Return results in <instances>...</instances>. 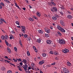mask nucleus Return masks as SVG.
<instances>
[{
    "label": "nucleus",
    "instance_id": "f257e3e1",
    "mask_svg": "<svg viewBox=\"0 0 73 73\" xmlns=\"http://www.w3.org/2000/svg\"><path fill=\"white\" fill-rule=\"evenodd\" d=\"M21 31L24 33H25V31H26V27H25L23 26H21Z\"/></svg>",
    "mask_w": 73,
    "mask_h": 73
},
{
    "label": "nucleus",
    "instance_id": "f03ea898",
    "mask_svg": "<svg viewBox=\"0 0 73 73\" xmlns=\"http://www.w3.org/2000/svg\"><path fill=\"white\" fill-rule=\"evenodd\" d=\"M58 42L62 45L65 44V42L63 39H59L58 40Z\"/></svg>",
    "mask_w": 73,
    "mask_h": 73
},
{
    "label": "nucleus",
    "instance_id": "7ed1b4c3",
    "mask_svg": "<svg viewBox=\"0 0 73 73\" xmlns=\"http://www.w3.org/2000/svg\"><path fill=\"white\" fill-rule=\"evenodd\" d=\"M63 70L64 73H69V70H68L67 68H64L63 69Z\"/></svg>",
    "mask_w": 73,
    "mask_h": 73
},
{
    "label": "nucleus",
    "instance_id": "20e7f679",
    "mask_svg": "<svg viewBox=\"0 0 73 73\" xmlns=\"http://www.w3.org/2000/svg\"><path fill=\"white\" fill-rule=\"evenodd\" d=\"M52 9H51V11L53 12H57V8L55 7H52Z\"/></svg>",
    "mask_w": 73,
    "mask_h": 73
},
{
    "label": "nucleus",
    "instance_id": "39448f33",
    "mask_svg": "<svg viewBox=\"0 0 73 73\" xmlns=\"http://www.w3.org/2000/svg\"><path fill=\"white\" fill-rule=\"evenodd\" d=\"M69 50L66 48H65L64 49L62 50V52L63 53H68V52H69Z\"/></svg>",
    "mask_w": 73,
    "mask_h": 73
},
{
    "label": "nucleus",
    "instance_id": "423d86ee",
    "mask_svg": "<svg viewBox=\"0 0 73 73\" xmlns=\"http://www.w3.org/2000/svg\"><path fill=\"white\" fill-rule=\"evenodd\" d=\"M60 23L64 27H65V21H64L61 20L60 21Z\"/></svg>",
    "mask_w": 73,
    "mask_h": 73
},
{
    "label": "nucleus",
    "instance_id": "0eeeda50",
    "mask_svg": "<svg viewBox=\"0 0 73 73\" xmlns=\"http://www.w3.org/2000/svg\"><path fill=\"white\" fill-rule=\"evenodd\" d=\"M45 29V31L46 32V33H49L50 32V30H49V28L46 27Z\"/></svg>",
    "mask_w": 73,
    "mask_h": 73
},
{
    "label": "nucleus",
    "instance_id": "6e6552de",
    "mask_svg": "<svg viewBox=\"0 0 73 73\" xmlns=\"http://www.w3.org/2000/svg\"><path fill=\"white\" fill-rule=\"evenodd\" d=\"M23 68L25 70V71H27V68H28V65L27 64H25L24 65H23Z\"/></svg>",
    "mask_w": 73,
    "mask_h": 73
},
{
    "label": "nucleus",
    "instance_id": "1a4fd4ad",
    "mask_svg": "<svg viewBox=\"0 0 73 73\" xmlns=\"http://www.w3.org/2000/svg\"><path fill=\"white\" fill-rule=\"evenodd\" d=\"M44 60H42V61H40L39 62V65H42L44 63Z\"/></svg>",
    "mask_w": 73,
    "mask_h": 73
},
{
    "label": "nucleus",
    "instance_id": "9d476101",
    "mask_svg": "<svg viewBox=\"0 0 73 73\" xmlns=\"http://www.w3.org/2000/svg\"><path fill=\"white\" fill-rule=\"evenodd\" d=\"M67 18L69 19H72L73 17H72V16L70 15H68L67 16Z\"/></svg>",
    "mask_w": 73,
    "mask_h": 73
},
{
    "label": "nucleus",
    "instance_id": "9b49d317",
    "mask_svg": "<svg viewBox=\"0 0 73 73\" xmlns=\"http://www.w3.org/2000/svg\"><path fill=\"white\" fill-rule=\"evenodd\" d=\"M51 42H52V41L50 40H48L46 41V43L48 44H50Z\"/></svg>",
    "mask_w": 73,
    "mask_h": 73
},
{
    "label": "nucleus",
    "instance_id": "f8f14e48",
    "mask_svg": "<svg viewBox=\"0 0 73 73\" xmlns=\"http://www.w3.org/2000/svg\"><path fill=\"white\" fill-rule=\"evenodd\" d=\"M36 15L40 17L41 16V14H40V12H37L36 13Z\"/></svg>",
    "mask_w": 73,
    "mask_h": 73
},
{
    "label": "nucleus",
    "instance_id": "ddd939ff",
    "mask_svg": "<svg viewBox=\"0 0 73 73\" xmlns=\"http://www.w3.org/2000/svg\"><path fill=\"white\" fill-rule=\"evenodd\" d=\"M7 51L9 53H11V50L8 47L7 48Z\"/></svg>",
    "mask_w": 73,
    "mask_h": 73
},
{
    "label": "nucleus",
    "instance_id": "4468645a",
    "mask_svg": "<svg viewBox=\"0 0 73 73\" xmlns=\"http://www.w3.org/2000/svg\"><path fill=\"white\" fill-rule=\"evenodd\" d=\"M67 64L68 66H71V65H72L71 63H70V62H67Z\"/></svg>",
    "mask_w": 73,
    "mask_h": 73
},
{
    "label": "nucleus",
    "instance_id": "2eb2a0df",
    "mask_svg": "<svg viewBox=\"0 0 73 73\" xmlns=\"http://www.w3.org/2000/svg\"><path fill=\"white\" fill-rule=\"evenodd\" d=\"M60 30V31L62 32H65V30H64V29H62V28H61Z\"/></svg>",
    "mask_w": 73,
    "mask_h": 73
},
{
    "label": "nucleus",
    "instance_id": "dca6fc26",
    "mask_svg": "<svg viewBox=\"0 0 73 73\" xmlns=\"http://www.w3.org/2000/svg\"><path fill=\"white\" fill-rule=\"evenodd\" d=\"M50 3H51V4H52V5H56V4L54 2L52 1H51Z\"/></svg>",
    "mask_w": 73,
    "mask_h": 73
},
{
    "label": "nucleus",
    "instance_id": "f3484780",
    "mask_svg": "<svg viewBox=\"0 0 73 73\" xmlns=\"http://www.w3.org/2000/svg\"><path fill=\"white\" fill-rule=\"evenodd\" d=\"M52 19L54 21H56L57 20V18L55 17H52Z\"/></svg>",
    "mask_w": 73,
    "mask_h": 73
},
{
    "label": "nucleus",
    "instance_id": "a211bd4d",
    "mask_svg": "<svg viewBox=\"0 0 73 73\" xmlns=\"http://www.w3.org/2000/svg\"><path fill=\"white\" fill-rule=\"evenodd\" d=\"M29 20L31 21H34L33 19L32 18H29Z\"/></svg>",
    "mask_w": 73,
    "mask_h": 73
},
{
    "label": "nucleus",
    "instance_id": "6ab92c4d",
    "mask_svg": "<svg viewBox=\"0 0 73 73\" xmlns=\"http://www.w3.org/2000/svg\"><path fill=\"white\" fill-rule=\"evenodd\" d=\"M41 39L40 38H39L37 40V42H38V43H40V42H41Z\"/></svg>",
    "mask_w": 73,
    "mask_h": 73
},
{
    "label": "nucleus",
    "instance_id": "aec40b11",
    "mask_svg": "<svg viewBox=\"0 0 73 73\" xmlns=\"http://www.w3.org/2000/svg\"><path fill=\"white\" fill-rule=\"evenodd\" d=\"M11 36L10 37V39L11 40H12V39H13L14 38V36H13V35H11Z\"/></svg>",
    "mask_w": 73,
    "mask_h": 73
},
{
    "label": "nucleus",
    "instance_id": "412c9836",
    "mask_svg": "<svg viewBox=\"0 0 73 73\" xmlns=\"http://www.w3.org/2000/svg\"><path fill=\"white\" fill-rule=\"evenodd\" d=\"M42 56L43 57H45L46 56V53H43L42 54Z\"/></svg>",
    "mask_w": 73,
    "mask_h": 73
},
{
    "label": "nucleus",
    "instance_id": "4be33fe9",
    "mask_svg": "<svg viewBox=\"0 0 73 73\" xmlns=\"http://www.w3.org/2000/svg\"><path fill=\"white\" fill-rule=\"evenodd\" d=\"M54 53L55 55H56V56H57L58 54V53L57 51H54Z\"/></svg>",
    "mask_w": 73,
    "mask_h": 73
},
{
    "label": "nucleus",
    "instance_id": "5701e85b",
    "mask_svg": "<svg viewBox=\"0 0 73 73\" xmlns=\"http://www.w3.org/2000/svg\"><path fill=\"white\" fill-rule=\"evenodd\" d=\"M38 32L39 33H40L41 34H42V33H43V31L41 30H39Z\"/></svg>",
    "mask_w": 73,
    "mask_h": 73
},
{
    "label": "nucleus",
    "instance_id": "b1692460",
    "mask_svg": "<svg viewBox=\"0 0 73 73\" xmlns=\"http://www.w3.org/2000/svg\"><path fill=\"white\" fill-rule=\"evenodd\" d=\"M23 62H26V64H27V60L25 59H23Z\"/></svg>",
    "mask_w": 73,
    "mask_h": 73
},
{
    "label": "nucleus",
    "instance_id": "393cba45",
    "mask_svg": "<svg viewBox=\"0 0 73 73\" xmlns=\"http://www.w3.org/2000/svg\"><path fill=\"white\" fill-rule=\"evenodd\" d=\"M33 18H34V19H35L36 20H37V19H38V18H37V17H36L35 15H33Z\"/></svg>",
    "mask_w": 73,
    "mask_h": 73
},
{
    "label": "nucleus",
    "instance_id": "a878e982",
    "mask_svg": "<svg viewBox=\"0 0 73 73\" xmlns=\"http://www.w3.org/2000/svg\"><path fill=\"white\" fill-rule=\"evenodd\" d=\"M57 28H58V29L60 30L62 28L61 27H60V26L58 25L57 27Z\"/></svg>",
    "mask_w": 73,
    "mask_h": 73
},
{
    "label": "nucleus",
    "instance_id": "bb28decb",
    "mask_svg": "<svg viewBox=\"0 0 73 73\" xmlns=\"http://www.w3.org/2000/svg\"><path fill=\"white\" fill-rule=\"evenodd\" d=\"M19 35L20 37H23V36H24V34L23 33L22 34H19Z\"/></svg>",
    "mask_w": 73,
    "mask_h": 73
},
{
    "label": "nucleus",
    "instance_id": "cd10ccee",
    "mask_svg": "<svg viewBox=\"0 0 73 73\" xmlns=\"http://www.w3.org/2000/svg\"><path fill=\"white\" fill-rule=\"evenodd\" d=\"M5 42L6 43V44L7 45V46H8V45H9V43L6 40H5Z\"/></svg>",
    "mask_w": 73,
    "mask_h": 73
},
{
    "label": "nucleus",
    "instance_id": "c85d7f7f",
    "mask_svg": "<svg viewBox=\"0 0 73 73\" xmlns=\"http://www.w3.org/2000/svg\"><path fill=\"white\" fill-rule=\"evenodd\" d=\"M45 36L47 37V38H48V37H49V35L48 34L46 33L45 34Z\"/></svg>",
    "mask_w": 73,
    "mask_h": 73
},
{
    "label": "nucleus",
    "instance_id": "c756f323",
    "mask_svg": "<svg viewBox=\"0 0 73 73\" xmlns=\"http://www.w3.org/2000/svg\"><path fill=\"white\" fill-rule=\"evenodd\" d=\"M5 38L6 40H8V36L6 35L5 36Z\"/></svg>",
    "mask_w": 73,
    "mask_h": 73
},
{
    "label": "nucleus",
    "instance_id": "7c9ffc66",
    "mask_svg": "<svg viewBox=\"0 0 73 73\" xmlns=\"http://www.w3.org/2000/svg\"><path fill=\"white\" fill-rule=\"evenodd\" d=\"M54 16H55V17H57V18H58V17H59V16L56 14H55L54 15Z\"/></svg>",
    "mask_w": 73,
    "mask_h": 73
},
{
    "label": "nucleus",
    "instance_id": "2f4dec72",
    "mask_svg": "<svg viewBox=\"0 0 73 73\" xmlns=\"http://www.w3.org/2000/svg\"><path fill=\"white\" fill-rule=\"evenodd\" d=\"M16 60H18V61H19V62L21 61H22V60H21V58H19V59L17 58Z\"/></svg>",
    "mask_w": 73,
    "mask_h": 73
},
{
    "label": "nucleus",
    "instance_id": "473e14b6",
    "mask_svg": "<svg viewBox=\"0 0 73 73\" xmlns=\"http://www.w3.org/2000/svg\"><path fill=\"white\" fill-rule=\"evenodd\" d=\"M27 54L28 56H30V53L29 51L27 52Z\"/></svg>",
    "mask_w": 73,
    "mask_h": 73
},
{
    "label": "nucleus",
    "instance_id": "72a5a7b5",
    "mask_svg": "<svg viewBox=\"0 0 73 73\" xmlns=\"http://www.w3.org/2000/svg\"><path fill=\"white\" fill-rule=\"evenodd\" d=\"M14 49L15 51V52H17V47H14Z\"/></svg>",
    "mask_w": 73,
    "mask_h": 73
},
{
    "label": "nucleus",
    "instance_id": "f704fd0d",
    "mask_svg": "<svg viewBox=\"0 0 73 73\" xmlns=\"http://www.w3.org/2000/svg\"><path fill=\"white\" fill-rule=\"evenodd\" d=\"M1 38L2 40H4L5 38V36H1Z\"/></svg>",
    "mask_w": 73,
    "mask_h": 73
},
{
    "label": "nucleus",
    "instance_id": "c9c22d12",
    "mask_svg": "<svg viewBox=\"0 0 73 73\" xmlns=\"http://www.w3.org/2000/svg\"><path fill=\"white\" fill-rule=\"evenodd\" d=\"M27 38L28 39V41H31V37H27Z\"/></svg>",
    "mask_w": 73,
    "mask_h": 73
},
{
    "label": "nucleus",
    "instance_id": "e433bc0d",
    "mask_svg": "<svg viewBox=\"0 0 73 73\" xmlns=\"http://www.w3.org/2000/svg\"><path fill=\"white\" fill-rule=\"evenodd\" d=\"M7 73H12V71L11 70H9L7 72Z\"/></svg>",
    "mask_w": 73,
    "mask_h": 73
},
{
    "label": "nucleus",
    "instance_id": "4c0bfd02",
    "mask_svg": "<svg viewBox=\"0 0 73 73\" xmlns=\"http://www.w3.org/2000/svg\"><path fill=\"white\" fill-rule=\"evenodd\" d=\"M27 37H28V35L26 34H25L24 35V37L25 38H27Z\"/></svg>",
    "mask_w": 73,
    "mask_h": 73
},
{
    "label": "nucleus",
    "instance_id": "58836bf2",
    "mask_svg": "<svg viewBox=\"0 0 73 73\" xmlns=\"http://www.w3.org/2000/svg\"><path fill=\"white\" fill-rule=\"evenodd\" d=\"M60 14H61L62 16H64V13L62 12V11L60 12Z\"/></svg>",
    "mask_w": 73,
    "mask_h": 73
},
{
    "label": "nucleus",
    "instance_id": "ea45409f",
    "mask_svg": "<svg viewBox=\"0 0 73 73\" xmlns=\"http://www.w3.org/2000/svg\"><path fill=\"white\" fill-rule=\"evenodd\" d=\"M16 24H17V25H19L20 24H20V23H19V22L18 21H17V22H16Z\"/></svg>",
    "mask_w": 73,
    "mask_h": 73
},
{
    "label": "nucleus",
    "instance_id": "a19ab883",
    "mask_svg": "<svg viewBox=\"0 0 73 73\" xmlns=\"http://www.w3.org/2000/svg\"><path fill=\"white\" fill-rule=\"evenodd\" d=\"M5 2H7V3H10V2L8 0H5Z\"/></svg>",
    "mask_w": 73,
    "mask_h": 73
},
{
    "label": "nucleus",
    "instance_id": "79ce46f5",
    "mask_svg": "<svg viewBox=\"0 0 73 73\" xmlns=\"http://www.w3.org/2000/svg\"><path fill=\"white\" fill-rule=\"evenodd\" d=\"M0 4H1V5H3V7H4L5 6V5H4V4L3 2H1L0 3Z\"/></svg>",
    "mask_w": 73,
    "mask_h": 73
},
{
    "label": "nucleus",
    "instance_id": "37998d69",
    "mask_svg": "<svg viewBox=\"0 0 73 73\" xmlns=\"http://www.w3.org/2000/svg\"><path fill=\"white\" fill-rule=\"evenodd\" d=\"M13 61H14V62H17V59L16 60L14 58H13Z\"/></svg>",
    "mask_w": 73,
    "mask_h": 73
},
{
    "label": "nucleus",
    "instance_id": "c03bdc74",
    "mask_svg": "<svg viewBox=\"0 0 73 73\" xmlns=\"http://www.w3.org/2000/svg\"><path fill=\"white\" fill-rule=\"evenodd\" d=\"M57 33L58 34V35H59V36H61V34L59 32H57Z\"/></svg>",
    "mask_w": 73,
    "mask_h": 73
},
{
    "label": "nucleus",
    "instance_id": "a18cd8bd",
    "mask_svg": "<svg viewBox=\"0 0 73 73\" xmlns=\"http://www.w3.org/2000/svg\"><path fill=\"white\" fill-rule=\"evenodd\" d=\"M49 53H50V54H53V51H50V52Z\"/></svg>",
    "mask_w": 73,
    "mask_h": 73
},
{
    "label": "nucleus",
    "instance_id": "49530a36",
    "mask_svg": "<svg viewBox=\"0 0 73 73\" xmlns=\"http://www.w3.org/2000/svg\"><path fill=\"white\" fill-rule=\"evenodd\" d=\"M48 5H50V6H52V5L51 3L50 2L48 3Z\"/></svg>",
    "mask_w": 73,
    "mask_h": 73
},
{
    "label": "nucleus",
    "instance_id": "de8ad7c7",
    "mask_svg": "<svg viewBox=\"0 0 73 73\" xmlns=\"http://www.w3.org/2000/svg\"><path fill=\"white\" fill-rule=\"evenodd\" d=\"M19 44H20L23 47V45H22V44H21V40H19Z\"/></svg>",
    "mask_w": 73,
    "mask_h": 73
},
{
    "label": "nucleus",
    "instance_id": "09e8293b",
    "mask_svg": "<svg viewBox=\"0 0 73 73\" xmlns=\"http://www.w3.org/2000/svg\"><path fill=\"white\" fill-rule=\"evenodd\" d=\"M2 69H3V70H5V68L4 67H2Z\"/></svg>",
    "mask_w": 73,
    "mask_h": 73
},
{
    "label": "nucleus",
    "instance_id": "8fccbe9b",
    "mask_svg": "<svg viewBox=\"0 0 73 73\" xmlns=\"http://www.w3.org/2000/svg\"><path fill=\"white\" fill-rule=\"evenodd\" d=\"M3 24V22L1 21H0V24Z\"/></svg>",
    "mask_w": 73,
    "mask_h": 73
},
{
    "label": "nucleus",
    "instance_id": "3c124183",
    "mask_svg": "<svg viewBox=\"0 0 73 73\" xmlns=\"http://www.w3.org/2000/svg\"><path fill=\"white\" fill-rule=\"evenodd\" d=\"M4 61H7V62H8V63H9V62H10V61H8L7 60H5Z\"/></svg>",
    "mask_w": 73,
    "mask_h": 73
},
{
    "label": "nucleus",
    "instance_id": "603ef678",
    "mask_svg": "<svg viewBox=\"0 0 73 73\" xmlns=\"http://www.w3.org/2000/svg\"><path fill=\"white\" fill-rule=\"evenodd\" d=\"M56 64V62H54L53 63H52L51 65H55Z\"/></svg>",
    "mask_w": 73,
    "mask_h": 73
},
{
    "label": "nucleus",
    "instance_id": "864d4df0",
    "mask_svg": "<svg viewBox=\"0 0 73 73\" xmlns=\"http://www.w3.org/2000/svg\"><path fill=\"white\" fill-rule=\"evenodd\" d=\"M11 33H15V31H14L13 30L12 31H11Z\"/></svg>",
    "mask_w": 73,
    "mask_h": 73
},
{
    "label": "nucleus",
    "instance_id": "5fc2aeb1",
    "mask_svg": "<svg viewBox=\"0 0 73 73\" xmlns=\"http://www.w3.org/2000/svg\"><path fill=\"white\" fill-rule=\"evenodd\" d=\"M51 64H49L47 65V66L48 67H50L51 66Z\"/></svg>",
    "mask_w": 73,
    "mask_h": 73
},
{
    "label": "nucleus",
    "instance_id": "6e6d98bb",
    "mask_svg": "<svg viewBox=\"0 0 73 73\" xmlns=\"http://www.w3.org/2000/svg\"><path fill=\"white\" fill-rule=\"evenodd\" d=\"M10 64H11V65H12V66H15V65H14V64H12V63H9Z\"/></svg>",
    "mask_w": 73,
    "mask_h": 73
},
{
    "label": "nucleus",
    "instance_id": "4d7b16f0",
    "mask_svg": "<svg viewBox=\"0 0 73 73\" xmlns=\"http://www.w3.org/2000/svg\"><path fill=\"white\" fill-rule=\"evenodd\" d=\"M14 4L15 5V6L17 7L18 5H17V3H15V2H14Z\"/></svg>",
    "mask_w": 73,
    "mask_h": 73
},
{
    "label": "nucleus",
    "instance_id": "13d9d810",
    "mask_svg": "<svg viewBox=\"0 0 73 73\" xmlns=\"http://www.w3.org/2000/svg\"><path fill=\"white\" fill-rule=\"evenodd\" d=\"M16 7H17V8H18V9H20V10H21V9L20 8L19 6L18 5Z\"/></svg>",
    "mask_w": 73,
    "mask_h": 73
},
{
    "label": "nucleus",
    "instance_id": "bf43d9fd",
    "mask_svg": "<svg viewBox=\"0 0 73 73\" xmlns=\"http://www.w3.org/2000/svg\"><path fill=\"white\" fill-rule=\"evenodd\" d=\"M16 7H17V8H18V9H20V10H21V9L20 8L19 6L18 5Z\"/></svg>",
    "mask_w": 73,
    "mask_h": 73
},
{
    "label": "nucleus",
    "instance_id": "052dcab7",
    "mask_svg": "<svg viewBox=\"0 0 73 73\" xmlns=\"http://www.w3.org/2000/svg\"><path fill=\"white\" fill-rule=\"evenodd\" d=\"M3 21V22H4L5 24H6V23H7V22H5V20L4 19H3V21Z\"/></svg>",
    "mask_w": 73,
    "mask_h": 73
},
{
    "label": "nucleus",
    "instance_id": "680f3d73",
    "mask_svg": "<svg viewBox=\"0 0 73 73\" xmlns=\"http://www.w3.org/2000/svg\"><path fill=\"white\" fill-rule=\"evenodd\" d=\"M33 49H34V50H36V47H35V46H33Z\"/></svg>",
    "mask_w": 73,
    "mask_h": 73
},
{
    "label": "nucleus",
    "instance_id": "e2e57ef3",
    "mask_svg": "<svg viewBox=\"0 0 73 73\" xmlns=\"http://www.w3.org/2000/svg\"><path fill=\"white\" fill-rule=\"evenodd\" d=\"M0 20H1V21H3L4 19H3L1 18H0Z\"/></svg>",
    "mask_w": 73,
    "mask_h": 73
},
{
    "label": "nucleus",
    "instance_id": "0e129e2a",
    "mask_svg": "<svg viewBox=\"0 0 73 73\" xmlns=\"http://www.w3.org/2000/svg\"><path fill=\"white\" fill-rule=\"evenodd\" d=\"M29 69H30V70L31 69V67H30L29 66L28 67V70H29Z\"/></svg>",
    "mask_w": 73,
    "mask_h": 73
},
{
    "label": "nucleus",
    "instance_id": "69168bd1",
    "mask_svg": "<svg viewBox=\"0 0 73 73\" xmlns=\"http://www.w3.org/2000/svg\"><path fill=\"white\" fill-rule=\"evenodd\" d=\"M19 64H20V65H23V64L22 62H20L19 63Z\"/></svg>",
    "mask_w": 73,
    "mask_h": 73
},
{
    "label": "nucleus",
    "instance_id": "338daca9",
    "mask_svg": "<svg viewBox=\"0 0 73 73\" xmlns=\"http://www.w3.org/2000/svg\"><path fill=\"white\" fill-rule=\"evenodd\" d=\"M55 59L56 60H58V57H56L55 58Z\"/></svg>",
    "mask_w": 73,
    "mask_h": 73
},
{
    "label": "nucleus",
    "instance_id": "774afa93",
    "mask_svg": "<svg viewBox=\"0 0 73 73\" xmlns=\"http://www.w3.org/2000/svg\"><path fill=\"white\" fill-rule=\"evenodd\" d=\"M19 70L20 71H22V70L21 69V68H19Z\"/></svg>",
    "mask_w": 73,
    "mask_h": 73
}]
</instances>
